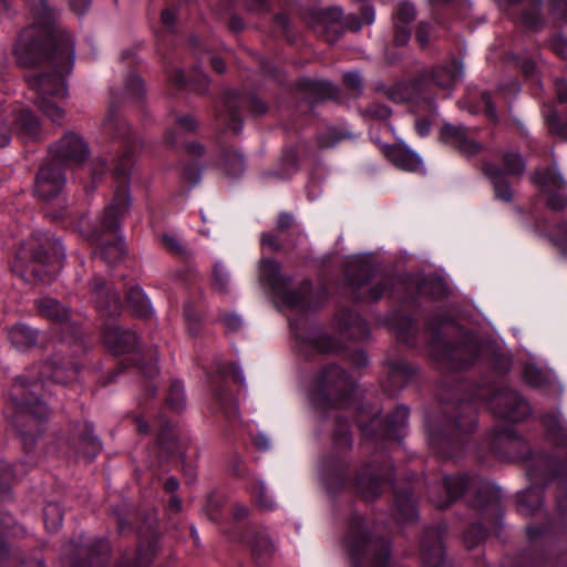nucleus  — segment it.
<instances>
[{
    "label": "nucleus",
    "mask_w": 567,
    "mask_h": 567,
    "mask_svg": "<svg viewBox=\"0 0 567 567\" xmlns=\"http://www.w3.org/2000/svg\"><path fill=\"white\" fill-rule=\"evenodd\" d=\"M546 124L553 136L567 141V114L550 111L546 116Z\"/></svg>",
    "instance_id": "nucleus-53"
},
{
    "label": "nucleus",
    "mask_w": 567,
    "mask_h": 567,
    "mask_svg": "<svg viewBox=\"0 0 567 567\" xmlns=\"http://www.w3.org/2000/svg\"><path fill=\"white\" fill-rule=\"evenodd\" d=\"M410 408L396 405L384 417L378 414L368 422L357 415L363 439L374 452L350 477L348 453L352 447V423L343 413L333 417L332 450L320 462V477L331 498L337 519L344 520L342 544L351 567H396L389 537L373 534L365 516L355 508L354 492L365 502L379 498L392 489V514L400 524H412L419 518V499L411 484L398 485L395 467L388 444L400 443L406 435Z\"/></svg>",
    "instance_id": "nucleus-1"
},
{
    "label": "nucleus",
    "mask_w": 567,
    "mask_h": 567,
    "mask_svg": "<svg viewBox=\"0 0 567 567\" xmlns=\"http://www.w3.org/2000/svg\"><path fill=\"white\" fill-rule=\"evenodd\" d=\"M464 103L472 114H484L489 121L497 122V111L489 91L468 92Z\"/></svg>",
    "instance_id": "nucleus-40"
},
{
    "label": "nucleus",
    "mask_w": 567,
    "mask_h": 567,
    "mask_svg": "<svg viewBox=\"0 0 567 567\" xmlns=\"http://www.w3.org/2000/svg\"><path fill=\"white\" fill-rule=\"evenodd\" d=\"M447 525L441 522L423 529L420 536V559L422 567H453L445 557L444 536Z\"/></svg>",
    "instance_id": "nucleus-23"
},
{
    "label": "nucleus",
    "mask_w": 567,
    "mask_h": 567,
    "mask_svg": "<svg viewBox=\"0 0 567 567\" xmlns=\"http://www.w3.org/2000/svg\"><path fill=\"white\" fill-rule=\"evenodd\" d=\"M396 284H400L404 288V293L400 298L402 306L411 307L419 310L422 307L420 298L421 293L416 290V284L414 282V276L410 274L401 275Z\"/></svg>",
    "instance_id": "nucleus-48"
},
{
    "label": "nucleus",
    "mask_w": 567,
    "mask_h": 567,
    "mask_svg": "<svg viewBox=\"0 0 567 567\" xmlns=\"http://www.w3.org/2000/svg\"><path fill=\"white\" fill-rule=\"evenodd\" d=\"M259 68L265 76H268L279 84H284L286 74L281 66L270 59L262 58L259 61Z\"/></svg>",
    "instance_id": "nucleus-61"
},
{
    "label": "nucleus",
    "mask_w": 567,
    "mask_h": 567,
    "mask_svg": "<svg viewBox=\"0 0 567 567\" xmlns=\"http://www.w3.org/2000/svg\"><path fill=\"white\" fill-rule=\"evenodd\" d=\"M155 421L158 426L156 436L158 450L169 458H184V446L177 436L176 422L168 417L164 410L158 411Z\"/></svg>",
    "instance_id": "nucleus-33"
},
{
    "label": "nucleus",
    "mask_w": 567,
    "mask_h": 567,
    "mask_svg": "<svg viewBox=\"0 0 567 567\" xmlns=\"http://www.w3.org/2000/svg\"><path fill=\"white\" fill-rule=\"evenodd\" d=\"M463 74L461 61L453 59L447 64L423 70L415 79L417 87L433 84L441 89H451Z\"/></svg>",
    "instance_id": "nucleus-32"
},
{
    "label": "nucleus",
    "mask_w": 567,
    "mask_h": 567,
    "mask_svg": "<svg viewBox=\"0 0 567 567\" xmlns=\"http://www.w3.org/2000/svg\"><path fill=\"white\" fill-rule=\"evenodd\" d=\"M301 237V227L293 215L280 212L276 219L275 228L261 234V245L274 251H288L293 249Z\"/></svg>",
    "instance_id": "nucleus-24"
},
{
    "label": "nucleus",
    "mask_w": 567,
    "mask_h": 567,
    "mask_svg": "<svg viewBox=\"0 0 567 567\" xmlns=\"http://www.w3.org/2000/svg\"><path fill=\"white\" fill-rule=\"evenodd\" d=\"M64 248L55 237L34 231L17 250L12 271L27 282L50 284L58 275Z\"/></svg>",
    "instance_id": "nucleus-13"
},
{
    "label": "nucleus",
    "mask_w": 567,
    "mask_h": 567,
    "mask_svg": "<svg viewBox=\"0 0 567 567\" xmlns=\"http://www.w3.org/2000/svg\"><path fill=\"white\" fill-rule=\"evenodd\" d=\"M65 183V167L55 161H45L34 177V195L44 202L59 199Z\"/></svg>",
    "instance_id": "nucleus-26"
},
{
    "label": "nucleus",
    "mask_w": 567,
    "mask_h": 567,
    "mask_svg": "<svg viewBox=\"0 0 567 567\" xmlns=\"http://www.w3.org/2000/svg\"><path fill=\"white\" fill-rule=\"evenodd\" d=\"M503 8L513 21L529 31H539L546 24L543 0H504Z\"/></svg>",
    "instance_id": "nucleus-27"
},
{
    "label": "nucleus",
    "mask_w": 567,
    "mask_h": 567,
    "mask_svg": "<svg viewBox=\"0 0 567 567\" xmlns=\"http://www.w3.org/2000/svg\"><path fill=\"white\" fill-rule=\"evenodd\" d=\"M485 444L498 460L527 464L532 485L517 494V512L543 518L539 524L527 525V546L506 556L501 567H567V457L535 451L513 425L496 426Z\"/></svg>",
    "instance_id": "nucleus-3"
},
{
    "label": "nucleus",
    "mask_w": 567,
    "mask_h": 567,
    "mask_svg": "<svg viewBox=\"0 0 567 567\" xmlns=\"http://www.w3.org/2000/svg\"><path fill=\"white\" fill-rule=\"evenodd\" d=\"M272 28L285 40H287L288 42H293L295 37H293L292 29H291V21H290L289 16L286 12L280 11V12H277L276 14H274Z\"/></svg>",
    "instance_id": "nucleus-59"
},
{
    "label": "nucleus",
    "mask_w": 567,
    "mask_h": 567,
    "mask_svg": "<svg viewBox=\"0 0 567 567\" xmlns=\"http://www.w3.org/2000/svg\"><path fill=\"white\" fill-rule=\"evenodd\" d=\"M395 286H396V280L392 276H385L379 282H377L375 285L370 287L365 292H363V299L361 300V303L378 302L385 295L389 298H393L394 292H395Z\"/></svg>",
    "instance_id": "nucleus-47"
},
{
    "label": "nucleus",
    "mask_w": 567,
    "mask_h": 567,
    "mask_svg": "<svg viewBox=\"0 0 567 567\" xmlns=\"http://www.w3.org/2000/svg\"><path fill=\"white\" fill-rule=\"evenodd\" d=\"M101 339L111 354H128L131 357L118 361L110 373L101 375L99 383L102 386L112 384L117 375L128 368L135 369L143 377L141 384L142 394L138 400L142 414L136 415L134 422L140 434H147L151 425L145 417L152 415L148 411L147 403L155 398L157 392V386L154 383V378L158 373L156 362L152 355H145L140 337L135 331L128 328H123L115 322L106 321L102 327Z\"/></svg>",
    "instance_id": "nucleus-11"
},
{
    "label": "nucleus",
    "mask_w": 567,
    "mask_h": 567,
    "mask_svg": "<svg viewBox=\"0 0 567 567\" xmlns=\"http://www.w3.org/2000/svg\"><path fill=\"white\" fill-rule=\"evenodd\" d=\"M51 161L65 164H79L89 156V146L86 142L76 133H65L56 143L49 148Z\"/></svg>",
    "instance_id": "nucleus-30"
},
{
    "label": "nucleus",
    "mask_w": 567,
    "mask_h": 567,
    "mask_svg": "<svg viewBox=\"0 0 567 567\" xmlns=\"http://www.w3.org/2000/svg\"><path fill=\"white\" fill-rule=\"evenodd\" d=\"M0 567H45L38 553L25 555L9 547L0 532Z\"/></svg>",
    "instance_id": "nucleus-37"
},
{
    "label": "nucleus",
    "mask_w": 567,
    "mask_h": 567,
    "mask_svg": "<svg viewBox=\"0 0 567 567\" xmlns=\"http://www.w3.org/2000/svg\"><path fill=\"white\" fill-rule=\"evenodd\" d=\"M392 327L400 342L411 349L419 347L417 321L413 315L396 311L392 316Z\"/></svg>",
    "instance_id": "nucleus-39"
},
{
    "label": "nucleus",
    "mask_w": 567,
    "mask_h": 567,
    "mask_svg": "<svg viewBox=\"0 0 567 567\" xmlns=\"http://www.w3.org/2000/svg\"><path fill=\"white\" fill-rule=\"evenodd\" d=\"M177 13L174 8H165L161 12L162 27L156 31L157 53L165 71L179 59L182 49L178 48L179 37L176 33Z\"/></svg>",
    "instance_id": "nucleus-25"
},
{
    "label": "nucleus",
    "mask_w": 567,
    "mask_h": 567,
    "mask_svg": "<svg viewBox=\"0 0 567 567\" xmlns=\"http://www.w3.org/2000/svg\"><path fill=\"white\" fill-rule=\"evenodd\" d=\"M199 122L192 114H181L175 116L174 126L164 132L165 144L173 150H177L183 135H194L198 132Z\"/></svg>",
    "instance_id": "nucleus-38"
},
{
    "label": "nucleus",
    "mask_w": 567,
    "mask_h": 567,
    "mask_svg": "<svg viewBox=\"0 0 567 567\" xmlns=\"http://www.w3.org/2000/svg\"><path fill=\"white\" fill-rule=\"evenodd\" d=\"M204 513L209 520L219 523L224 518V503L217 492H210L204 504Z\"/></svg>",
    "instance_id": "nucleus-55"
},
{
    "label": "nucleus",
    "mask_w": 567,
    "mask_h": 567,
    "mask_svg": "<svg viewBox=\"0 0 567 567\" xmlns=\"http://www.w3.org/2000/svg\"><path fill=\"white\" fill-rule=\"evenodd\" d=\"M249 508L243 504H236L233 508L235 519L234 527L226 532L230 539L246 545L251 553V558L257 566H266L274 554V545L262 526L249 524L241 527L239 523L248 517Z\"/></svg>",
    "instance_id": "nucleus-19"
},
{
    "label": "nucleus",
    "mask_w": 567,
    "mask_h": 567,
    "mask_svg": "<svg viewBox=\"0 0 567 567\" xmlns=\"http://www.w3.org/2000/svg\"><path fill=\"white\" fill-rule=\"evenodd\" d=\"M125 303L132 315L147 320L153 315L150 299L140 286H132L125 295Z\"/></svg>",
    "instance_id": "nucleus-45"
},
{
    "label": "nucleus",
    "mask_w": 567,
    "mask_h": 567,
    "mask_svg": "<svg viewBox=\"0 0 567 567\" xmlns=\"http://www.w3.org/2000/svg\"><path fill=\"white\" fill-rule=\"evenodd\" d=\"M536 183L545 190H561L567 186L563 176L555 171L546 169L538 174Z\"/></svg>",
    "instance_id": "nucleus-56"
},
{
    "label": "nucleus",
    "mask_w": 567,
    "mask_h": 567,
    "mask_svg": "<svg viewBox=\"0 0 567 567\" xmlns=\"http://www.w3.org/2000/svg\"><path fill=\"white\" fill-rule=\"evenodd\" d=\"M91 299L101 316L114 320L123 310V302L120 293L114 290L107 281L95 275L90 282Z\"/></svg>",
    "instance_id": "nucleus-28"
},
{
    "label": "nucleus",
    "mask_w": 567,
    "mask_h": 567,
    "mask_svg": "<svg viewBox=\"0 0 567 567\" xmlns=\"http://www.w3.org/2000/svg\"><path fill=\"white\" fill-rule=\"evenodd\" d=\"M439 141L466 157H473L482 151V145L468 136V128L463 125L444 123L440 130Z\"/></svg>",
    "instance_id": "nucleus-34"
},
{
    "label": "nucleus",
    "mask_w": 567,
    "mask_h": 567,
    "mask_svg": "<svg viewBox=\"0 0 567 567\" xmlns=\"http://www.w3.org/2000/svg\"><path fill=\"white\" fill-rule=\"evenodd\" d=\"M125 97L135 104H141L145 95V84L143 79L131 70L125 79Z\"/></svg>",
    "instance_id": "nucleus-51"
},
{
    "label": "nucleus",
    "mask_w": 567,
    "mask_h": 567,
    "mask_svg": "<svg viewBox=\"0 0 567 567\" xmlns=\"http://www.w3.org/2000/svg\"><path fill=\"white\" fill-rule=\"evenodd\" d=\"M434 25L429 21H420L415 31V41L422 50H425L431 43V37Z\"/></svg>",
    "instance_id": "nucleus-64"
},
{
    "label": "nucleus",
    "mask_w": 567,
    "mask_h": 567,
    "mask_svg": "<svg viewBox=\"0 0 567 567\" xmlns=\"http://www.w3.org/2000/svg\"><path fill=\"white\" fill-rule=\"evenodd\" d=\"M392 47L402 48L409 43L412 35L410 25L392 22Z\"/></svg>",
    "instance_id": "nucleus-63"
},
{
    "label": "nucleus",
    "mask_w": 567,
    "mask_h": 567,
    "mask_svg": "<svg viewBox=\"0 0 567 567\" xmlns=\"http://www.w3.org/2000/svg\"><path fill=\"white\" fill-rule=\"evenodd\" d=\"M16 476V466L4 460H0V497L7 498L10 496V489Z\"/></svg>",
    "instance_id": "nucleus-57"
},
{
    "label": "nucleus",
    "mask_w": 567,
    "mask_h": 567,
    "mask_svg": "<svg viewBox=\"0 0 567 567\" xmlns=\"http://www.w3.org/2000/svg\"><path fill=\"white\" fill-rule=\"evenodd\" d=\"M291 100L296 103L289 120L284 124L287 141L282 155L275 168L265 173L267 177L280 181L289 179L299 169V153L308 147L301 131L313 107L328 100H337L339 87L328 80H316L308 76L298 78L291 85Z\"/></svg>",
    "instance_id": "nucleus-10"
},
{
    "label": "nucleus",
    "mask_w": 567,
    "mask_h": 567,
    "mask_svg": "<svg viewBox=\"0 0 567 567\" xmlns=\"http://www.w3.org/2000/svg\"><path fill=\"white\" fill-rule=\"evenodd\" d=\"M220 167L226 175L234 178L238 177L245 169V158L237 151L225 148L220 157Z\"/></svg>",
    "instance_id": "nucleus-50"
},
{
    "label": "nucleus",
    "mask_w": 567,
    "mask_h": 567,
    "mask_svg": "<svg viewBox=\"0 0 567 567\" xmlns=\"http://www.w3.org/2000/svg\"><path fill=\"white\" fill-rule=\"evenodd\" d=\"M229 470L236 477L245 480V487L250 494L254 504L260 511H271L275 507L272 497L268 494L265 484L248 473L245 462L238 454H234L228 463Z\"/></svg>",
    "instance_id": "nucleus-29"
},
{
    "label": "nucleus",
    "mask_w": 567,
    "mask_h": 567,
    "mask_svg": "<svg viewBox=\"0 0 567 567\" xmlns=\"http://www.w3.org/2000/svg\"><path fill=\"white\" fill-rule=\"evenodd\" d=\"M416 13L415 6L411 1H400L392 11V22L411 25V23L416 19Z\"/></svg>",
    "instance_id": "nucleus-54"
},
{
    "label": "nucleus",
    "mask_w": 567,
    "mask_h": 567,
    "mask_svg": "<svg viewBox=\"0 0 567 567\" xmlns=\"http://www.w3.org/2000/svg\"><path fill=\"white\" fill-rule=\"evenodd\" d=\"M231 379L238 386L245 385V375L234 361L219 362L216 367V373L206 372V379L210 389L209 411L213 415L220 417L225 425L223 435L230 443L238 441L241 431V421L239 419L237 401L227 384V379Z\"/></svg>",
    "instance_id": "nucleus-14"
},
{
    "label": "nucleus",
    "mask_w": 567,
    "mask_h": 567,
    "mask_svg": "<svg viewBox=\"0 0 567 567\" xmlns=\"http://www.w3.org/2000/svg\"><path fill=\"white\" fill-rule=\"evenodd\" d=\"M40 330L25 323H16L8 330L10 343L19 351L33 348L39 340Z\"/></svg>",
    "instance_id": "nucleus-42"
},
{
    "label": "nucleus",
    "mask_w": 567,
    "mask_h": 567,
    "mask_svg": "<svg viewBox=\"0 0 567 567\" xmlns=\"http://www.w3.org/2000/svg\"><path fill=\"white\" fill-rule=\"evenodd\" d=\"M336 321L340 334L350 340H365L370 334L368 321L351 308H341Z\"/></svg>",
    "instance_id": "nucleus-36"
},
{
    "label": "nucleus",
    "mask_w": 567,
    "mask_h": 567,
    "mask_svg": "<svg viewBox=\"0 0 567 567\" xmlns=\"http://www.w3.org/2000/svg\"><path fill=\"white\" fill-rule=\"evenodd\" d=\"M540 423L545 429L549 442L557 449L567 447V432L557 414L553 412L544 413Z\"/></svg>",
    "instance_id": "nucleus-46"
},
{
    "label": "nucleus",
    "mask_w": 567,
    "mask_h": 567,
    "mask_svg": "<svg viewBox=\"0 0 567 567\" xmlns=\"http://www.w3.org/2000/svg\"><path fill=\"white\" fill-rule=\"evenodd\" d=\"M359 10L360 17L354 13L346 16L339 6L311 8L306 12L305 19L320 38L333 44L347 30L358 32L363 24L374 22L375 10L370 2H362Z\"/></svg>",
    "instance_id": "nucleus-16"
},
{
    "label": "nucleus",
    "mask_w": 567,
    "mask_h": 567,
    "mask_svg": "<svg viewBox=\"0 0 567 567\" xmlns=\"http://www.w3.org/2000/svg\"><path fill=\"white\" fill-rule=\"evenodd\" d=\"M113 99L103 123V133L113 142L118 143L116 156L112 159V167L107 158H101L100 167L92 172L93 181L101 179L109 169L116 182V188L111 203L104 208L97 225L93 228L91 238L95 246L94 256L101 258L106 265H114L122 260L125 246L121 231V224L128 212L132 198L130 179L137 152L142 142L123 118Z\"/></svg>",
    "instance_id": "nucleus-5"
},
{
    "label": "nucleus",
    "mask_w": 567,
    "mask_h": 567,
    "mask_svg": "<svg viewBox=\"0 0 567 567\" xmlns=\"http://www.w3.org/2000/svg\"><path fill=\"white\" fill-rule=\"evenodd\" d=\"M348 137H350L349 132L333 126L318 135L317 144L320 148H331Z\"/></svg>",
    "instance_id": "nucleus-58"
},
{
    "label": "nucleus",
    "mask_w": 567,
    "mask_h": 567,
    "mask_svg": "<svg viewBox=\"0 0 567 567\" xmlns=\"http://www.w3.org/2000/svg\"><path fill=\"white\" fill-rule=\"evenodd\" d=\"M205 315V306L202 299H188L185 302L183 316L189 336L197 338L202 334Z\"/></svg>",
    "instance_id": "nucleus-41"
},
{
    "label": "nucleus",
    "mask_w": 567,
    "mask_h": 567,
    "mask_svg": "<svg viewBox=\"0 0 567 567\" xmlns=\"http://www.w3.org/2000/svg\"><path fill=\"white\" fill-rule=\"evenodd\" d=\"M358 383L353 377L337 363H329L311 379L308 400L321 421L337 409L360 410L362 403L357 396Z\"/></svg>",
    "instance_id": "nucleus-12"
},
{
    "label": "nucleus",
    "mask_w": 567,
    "mask_h": 567,
    "mask_svg": "<svg viewBox=\"0 0 567 567\" xmlns=\"http://www.w3.org/2000/svg\"><path fill=\"white\" fill-rule=\"evenodd\" d=\"M550 239L564 255H567V220H560L555 225Z\"/></svg>",
    "instance_id": "nucleus-62"
},
{
    "label": "nucleus",
    "mask_w": 567,
    "mask_h": 567,
    "mask_svg": "<svg viewBox=\"0 0 567 567\" xmlns=\"http://www.w3.org/2000/svg\"><path fill=\"white\" fill-rule=\"evenodd\" d=\"M462 498L478 518L462 533L463 544L471 550L482 545L491 532L502 528V493L491 481L470 472L444 474L437 492H430V501L441 511Z\"/></svg>",
    "instance_id": "nucleus-7"
},
{
    "label": "nucleus",
    "mask_w": 567,
    "mask_h": 567,
    "mask_svg": "<svg viewBox=\"0 0 567 567\" xmlns=\"http://www.w3.org/2000/svg\"><path fill=\"white\" fill-rule=\"evenodd\" d=\"M186 406L184 385L181 380H173L164 398V410L181 413Z\"/></svg>",
    "instance_id": "nucleus-49"
},
{
    "label": "nucleus",
    "mask_w": 567,
    "mask_h": 567,
    "mask_svg": "<svg viewBox=\"0 0 567 567\" xmlns=\"http://www.w3.org/2000/svg\"><path fill=\"white\" fill-rule=\"evenodd\" d=\"M375 272V266L365 259L353 260L347 265L344 277L350 300L354 305L361 303L363 299L362 288L373 280Z\"/></svg>",
    "instance_id": "nucleus-31"
},
{
    "label": "nucleus",
    "mask_w": 567,
    "mask_h": 567,
    "mask_svg": "<svg viewBox=\"0 0 567 567\" xmlns=\"http://www.w3.org/2000/svg\"><path fill=\"white\" fill-rule=\"evenodd\" d=\"M82 363L71 357L55 353L52 358L29 367L14 377L3 389L6 404L3 415L17 433L23 437L25 449L41 435V423L49 415L44 400L47 382L68 385L78 380Z\"/></svg>",
    "instance_id": "nucleus-6"
},
{
    "label": "nucleus",
    "mask_w": 567,
    "mask_h": 567,
    "mask_svg": "<svg viewBox=\"0 0 567 567\" xmlns=\"http://www.w3.org/2000/svg\"><path fill=\"white\" fill-rule=\"evenodd\" d=\"M229 275L220 262H216L213 267L212 287L220 293L228 292Z\"/></svg>",
    "instance_id": "nucleus-60"
},
{
    "label": "nucleus",
    "mask_w": 567,
    "mask_h": 567,
    "mask_svg": "<svg viewBox=\"0 0 567 567\" xmlns=\"http://www.w3.org/2000/svg\"><path fill=\"white\" fill-rule=\"evenodd\" d=\"M33 23L18 35L13 53L25 73L32 101L53 123L61 124L64 110L60 103L68 95L65 78L74 64L75 49L71 34L58 24V10L48 0H27Z\"/></svg>",
    "instance_id": "nucleus-4"
},
{
    "label": "nucleus",
    "mask_w": 567,
    "mask_h": 567,
    "mask_svg": "<svg viewBox=\"0 0 567 567\" xmlns=\"http://www.w3.org/2000/svg\"><path fill=\"white\" fill-rule=\"evenodd\" d=\"M260 281L287 307L302 312L298 319L289 320L290 333L295 341L297 354L305 361L312 362L317 358L336 353L340 342L331 334L310 323L306 312L310 309L312 282L305 279L300 289H292V277L281 274L280 264L274 258H262L259 268Z\"/></svg>",
    "instance_id": "nucleus-8"
},
{
    "label": "nucleus",
    "mask_w": 567,
    "mask_h": 567,
    "mask_svg": "<svg viewBox=\"0 0 567 567\" xmlns=\"http://www.w3.org/2000/svg\"><path fill=\"white\" fill-rule=\"evenodd\" d=\"M63 509L56 502H47L43 507V523L45 529L55 533L62 526Z\"/></svg>",
    "instance_id": "nucleus-52"
},
{
    "label": "nucleus",
    "mask_w": 567,
    "mask_h": 567,
    "mask_svg": "<svg viewBox=\"0 0 567 567\" xmlns=\"http://www.w3.org/2000/svg\"><path fill=\"white\" fill-rule=\"evenodd\" d=\"M385 155L396 167L404 171L416 172L422 165L420 156L404 146H388Z\"/></svg>",
    "instance_id": "nucleus-43"
},
{
    "label": "nucleus",
    "mask_w": 567,
    "mask_h": 567,
    "mask_svg": "<svg viewBox=\"0 0 567 567\" xmlns=\"http://www.w3.org/2000/svg\"><path fill=\"white\" fill-rule=\"evenodd\" d=\"M416 290L422 297L437 301L449 297V288L442 277L414 276Z\"/></svg>",
    "instance_id": "nucleus-44"
},
{
    "label": "nucleus",
    "mask_w": 567,
    "mask_h": 567,
    "mask_svg": "<svg viewBox=\"0 0 567 567\" xmlns=\"http://www.w3.org/2000/svg\"><path fill=\"white\" fill-rule=\"evenodd\" d=\"M424 327L432 359L451 372L443 378L437 391L440 415L426 417L429 445L441 460H457L475 447L474 435L482 405L509 423H519L530 416V404L517 391L486 388L461 374L471 369L482 354L480 341L473 333L447 340L437 312L426 319Z\"/></svg>",
    "instance_id": "nucleus-2"
},
{
    "label": "nucleus",
    "mask_w": 567,
    "mask_h": 567,
    "mask_svg": "<svg viewBox=\"0 0 567 567\" xmlns=\"http://www.w3.org/2000/svg\"><path fill=\"white\" fill-rule=\"evenodd\" d=\"M385 367L386 378L382 382V388L390 396H395L416 378L419 372L416 365L405 360L389 359Z\"/></svg>",
    "instance_id": "nucleus-35"
},
{
    "label": "nucleus",
    "mask_w": 567,
    "mask_h": 567,
    "mask_svg": "<svg viewBox=\"0 0 567 567\" xmlns=\"http://www.w3.org/2000/svg\"><path fill=\"white\" fill-rule=\"evenodd\" d=\"M7 113L0 100V147L9 144L11 136L23 143H37L45 137L41 118L28 107L14 106Z\"/></svg>",
    "instance_id": "nucleus-18"
},
{
    "label": "nucleus",
    "mask_w": 567,
    "mask_h": 567,
    "mask_svg": "<svg viewBox=\"0 0 567 567\" xmlns=\"http://www.w3.org/2000/svg\"><path fill=\"white\" fill-rule=\"evenodd\" d=\"M525 166L522 155L516 152H505L502 155V166L489 161L483 163L482 171L493 186L495 199L512 202L513 189L507 176L523 175Z\"/></svg>",
    "instance_id": "nucleus-21"
},
{
    "label": "nucleus",
    "mask_w": 567,
    "mask_h": 567,
    "mask_svg": "<svg viewBox=\"0 0 567 567\" xmlns=\"http://www.w3.org/2000/svg\"><path fill=\"white\" fill-rule=\"evenodd\" d=\"M186 49L195 59V64L192 66L189 74H186L184 69L179 66L177 59L165 71L167 80L176 91L188 90L197 94H205L208 92L210 81L202 70L203 65L209 63L217 74H221L226 70V63L220 56L213 54L212 44L199 35H189L186 41Z\"/></svg>",
    "instance_id": "nucleus-15"
},
{
    "label": "nucleus",
    "mask_w": 567,
    "mask_h": 567,
    "mask_svg": "<svg viewBox=\"0 0 567 567\" xmlns=\"http://www.w3.org/2000/svg\"><path fill=\"white\" fill-rule=\"evenodd\" d=\"M247 110L255 116H261L269 110L268 103L252 92L227 89L223 93L221 107L215 109V124L221 132H241L244 126L243 111Z\"/></svg>",
    "instance_id": "nucleus-17"
},
{
    "label": "nucleus",
    "mask_w": 567,
    "mask_h": 567,
    "mask_svg": "<svg viewBox=\"0 0 567 567\" xmlns=\"http://www.w3.org/2000/svg\"><path fill=\"white\" fill-rule=\"evenodd\" d=\"M93 431V424L89 421H70L65 431L56 434V444L75 457L93 461L102 450V442Z\"/></svg>",
    "instance_id": "nucleus-20"
},
{
    "label": "nucleus",
    "mask_w": 567,
    "mask_h": 567,
    "mask_svg": "<svg viewBox=\"0 0 567 567\" xmlns=\"http://www.w3.org/2000/svg\"><path fill=\"white\" fill-rule=\"evenodd\" d=\"M37 309L42 317L59 326L58 333L62 342L85 349L83 329L71 320L69 308L54 298L43 297L37 301Z\"/></svg>",
    "instance_id": "nucleus-22"
},
{
    "label": "nucleus",
    "mask_w": 567,
    "mask_h": 567,
    "mask_svg": "<svg viewBox=\"0 0 567 567\" xmlns=\"http://www.w3.org/2000/svg\"><path fill=\"white\" fill-rule=\"evenodd\" d=\"M112 515L121 534H137L136 549L124 553L115 567H150L159 551L157 520L152 515L142 518L141 513L133 515L118 508H113ZM110 551V542L103 537L72 543V550L63 559L62 567H109Z\"/></svg>",
    "instance_id": "nucleus-9"
}]
</instances>
